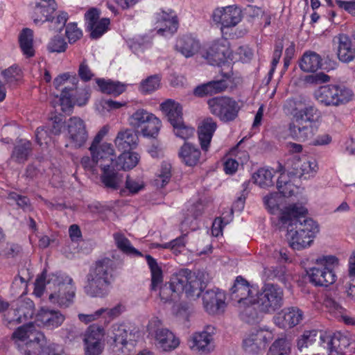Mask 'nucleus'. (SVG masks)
<instances>
[{"label":"nucleus","instance_id":"38","mask_svg":"<svg viewBox=\"0 0 355 355\" xmlns=\"http://www.w3.org/2000/svg\"><path fill=\"white\" fill-rule=\"evenodd\" d=\"M32 153V144L27 140H20L14 147L11 157L16 162H25Z\"/></svg>","mask_w":355,"mask_h":355},{"label":"nucleus","instance_id":"56","mask_svg":"<svg viewBox=\"0 0 355 355\" xmlns=\"http://www.w3.org/2000/svg\"><path fill=\"white\" fill-rule=\"evenodd\" d=\"M65 26V35L70 44L75 43L83 35L82 31L77 27V24H63Z\"/></svg>","mask_w":355,"mask_h":355},{"label":"nucleus","instance_id":"15","mask_svg":"<svg viewBox=\"0 0 355 355\" xmlns=\"http://www.w3.org/2000/svg\"><path fill=\"white\" fill-rule=\"evenodd\" d=\"M272 339V333L263 329H255L243 340V347L245 352L257 354L264 349Z\"/></svg>","mask_w":355,"mask_h":355},{"label":"nucleus","instance_id":"44","mask_svg":"<svg viewBox=\"0 0 355 355\" xmlns=\"http://www.w3.org/2000/svg\"><path fill=\"white\" fill-rule=\"evenodd\" d=\"M220 27L223 37L227 40H234L243 37L246 31L244 28L237 26L238 24H220Z\"/></svg>","mask_w":355,"mask_h":355},{"label":"nucleus","instance_id":"39","mask_svg":"<svg viewBox=\"0 0 355 355\" xmlns=\"http://www.w3.org/2000/svg\"><path fill=\"white\" fill-rule=\"evenodd\" d=\"M255 304H246L240 309V318L246 323L255 324L259 323L262 318L261 312L257 311L254 306Z\"/></svg>","mask_w":355,"mask_h":355},{"label":"nucleus","instance_id":"20","mask_svg":"<svg viewBox=\"0 0 355 355\" xmlns=\"http://www.w3.org/2000/svg\"><path fill=\"white\" fill-rule=\"evenodd\" d=\"M65 316L58 310L42 308L36 314L35 322L38 326L53 330L62 325Z\"/></svg>","mask_w":355,"mask_h":355},{"label":"nucleus","instance_id":"22","mask_svg":"<svg viewBox=\"0 0 355 355\" xmlns=\"http://www.w3.org/2000/svg\"><path fill=\"white\" fill-rule=\"evenodd\" d=\"M33 313L34 304L33 301L21 302L15 309L8 312V314L5 315V319L8 322V324H19L31 318Z\"/></svg>","mask_w":355,"mask_h":355},{"label":"nucleus","instance_id":"28","mask_svg":"<svg viewBox=\"0 0 355 355\" xmlns=\"http://www.w3.org/2000/svg\"><path fill=\"white\" fill-rule=\"evenodd\" d=\"M178 157L186 166H194L200 162L201 151L196 145L185 141L179 149Z\"/></svg>","mask_w":355,"mask_h":355},{"label":"nucleus","instance_id":"46","mask_svg":"<svg viewBox=\"0 0 355 355\" xmlns=\"http://www.w3.org/2000/svg\"><path fill=\"white\" fill-rule=\"evenodd\" d=\"M161 126V121L153 114L141 128V132L144 137L155 138L158 135Z\"/></svg>","mask_w":355,"mask_h":355},{"label":"nucleus","instance_id":"55","mask_svg":"<svg viewBox=\"0 0 355 355\" xmlns=\"http://www.w3.org/2000/svg\"><path fill=\"white\" fill-rule=\"evenodd\" d=\"M86 355H100L104 349V342H96L84 339Z\"/></svg>","mask_w":355,"mask_h":355},{"label":"nucleus","instance_id":"9","mask_svg":"<svg viewBox=\"0 0 355 355\" xmlns=\"http://www.w3.org/2000/svg\"><path fill=\"white\" fill-rule=\"evenodd\" d=\"M352 91L343 85L320 87L314 93L315 99L325 106H338L352 100Z\"/></svg>","mask_w":355,"mask_h":355},{"label":"nucleus","instance_id":"14","mask_svg":"<svg viewBox=\"0 0 355 355\" xmlns=\"http://www.w3.org/2000/svg\"><path fill=\"white\" fill-rule=\"evenodd\" d=\"M285 167L290 178H302L306 174L316 172L317 170L315 160H308L306 157L300 158L297 155L287 159ZM285 171L286 169L284 171ZM282 173L284 174V172Z\"/></svg>","mask_w":355,"mask_h":355},{"label":"nucleus","instance_id":"43","mask_svg":"<svg viewBox=\"0 0 355 355\" xmlns=\"http://www.w3.org/2000/svg\"><path fill=\"white\" fill-rule=\"evenodd\" d=\"M272 177L271 171L261 168L252 175V180L261 188H268L274 185Z\"/></svg>","mask_w":355,"mask_h":355},{"label":"nucleus","instance_id":"19","mask_svg":"<svg viewBox=\"0 0 355 355\" xmlns=\"http://www.w3.org/2000/svg\"><path fill=\"white\" fill-rule=\"evenodd\" d=\"M304 318V313L297 306L286 307L274 318L277 326L282 329H291L299 324Z\"/></svg>","mask_w":355,"mask_h":355},{"label":"nucleus","instance_id":"53","mask_svg":"<svg viewBox=\"0 0 355 355\" xmlns=\"http://www.w3.org/2000/svg\"><path fill=\"white\" fill-rule=\"evenodd\" d=\"M125 187L129 194L135 195L145 188V184L140 178H133L130 175H127Z\"/></svg>","mask_w":355,"mask_h":355},{"label":"nucleus","instance_id":"51","mask_svg":"<svg viewBox=\"0 0 355 355\" xmlns=\"http://www.w3.org/2000/svg\"><path fill=\"white\" fill-rule=\"evenodd\" d=\"M1 76L5 79L6 83L15 85L22 77L21 69L16 64H14L8 69L1 71Z\"/></svg>","mask_w":355,"mask_h":355},{"label":"nucleus","instance_id":"57","mask_svg":"<svg viewBox=\"0 0 355 355\" xmlns=\"http://www.w3.org/2000/svg\"><path fill=\"white\" fill-rule=\"evenodd\" d=\"M284 175L283 173L281 174V176L278 178L277 181V188L278 189V193H281L284 197H290L292 196L294 193V191L293 189V184L290 181L286 180H283Z\"/></svg>","mask_w":355,"mask_h":355},{"label":"nucleus","instance_id":"21","mask_svg":"<svg viewBox=\"0 0 355 355\" xmlns=\"http://www.w3.org/2000/svg\"><path fill=\"white\" fill-rule=\"evenodd\" d=\"M67 129L69 139L76 148L85 144L88 134L83 120L79 117H71L67 122Z\"/></svg>","mask_w":355,"mask_h":355},{"label":"nucleus","instance_id":"32","mask_svg":"<svg viewBox=\"0 0 355 355\" xmlns=\"http://www.w3.org/2000/svg\"><path fill=\"white\" fill-rule=\"evenodd\" d=\"M160 109L171 126L183 118L182 106L173 99H167L160 104Z\"/></svg>","mask_w":355,"mask_h":355},{"label":"nucleus","instance_id":"63","mask_svg":"<svg viewBox=\"0 0 355 355\" xmlns=\"http://www.w3.org/2000/svg\"><path fill=\"white\" fill-rule=\"evenodd\" d=\"M91 155L92 158H90L89 156L83 157L80 160V164L85 170L94 173L95 168L96 166H98V164H97V161L94 157V155Z\"/></svg>","mask_w":355,"mask_h":355},{"label":"nucleus","instance_id":"13","mask_svg":"<svg viewBox=\"0 0 355 355\" xmlns=\"http://www.w3.org/2000/svg\"><path fill=\"white\" fill-rule=\"evenodd\" d=\"M254 291H257L256 288L251 286L243 277L238 276L230 288L231 298L236 301L239 309H241L242 306L246 304H254Z\"/></svg>","mask_w":355,"mask_h":355},{"label":"nucleus","instance_id":"41","mask_svg":"<svg viewBox=\"0 0 355 355\" xmlns=\"http://www.w3.org/2000/svg\"><path fill=\"white\" fill-rule=\"evenodd\" d=\"M116 247L124 254L133 257H142L143 254L138 250L135 248L130 241L122 234H114Z\"/></svg>","mask_w":355,"mask_h":355},{"label":"nucleus","instance_id":"45","mask_svg":"<svg viewBox=\"0 0 355 355\" xmlns=\"http://www.w3.org/2000/svg\"><path fill=\"white\" fill-rule=\"evenodd\" d=\"M153 114L148 112L146 110L139 109L130 117V125L138 132V130H141L150 118L153 117Z\"/></svg>","mask_w":355,"mask_h":355},{"label":"nucleus","instance_id":"5","mask_svg":"<svg viewBox=\"0 0 355 355\" xmlns=\"http://www.w3.org/2000/svg\"><path fill=\"white\" fill-rule=\"evenodd\" d=\"M46 279V272L44 270L36 279L35 290L42 293L45 286L52 292L49 296L50 302L60 308L69 306L76 295V286L71 277L61 273H52Z\"/></svg>","mask_w":355,"mask_h":355},{"label":"nucleus","instance_id":"52","mask_svg":"<svg viewBox=\"0 0 355 355\" xmlns=\"http://www.w3.org/2000/svg\"><path fill=\"white\" fill-rule=\"evenodd\" d=\"M171 168L170 163L165 161L162 162L158 178L155 180L157 185H159L161 182L160 187H164L169 182L172 176Z\"/></svg>","mask_w":355,"mask_h":355},{"label":"nucleus","instance_id":"23","mask_svg":"<svg viewBox=\"0 0 355 355\" xmlns=\"http://www.w3.org/2000/svg\"><path fill=\"white\" fill-rule=\"evenodd\" d=\"M337 44V55L340 61L348 63L355 58V48L353 47L349 37L345 34H339L334 38Z\"/></svg>","mask_w":355,"mask_h":355},{"label":"nucleus","instance_id":"42","mask_svg":"<svg viewBox=\"0 0 355 355\" xmlns=\"http://www.w3.org/2000/svg\"><path fill=\"white\" fill-rule=\"evenodd\" d=\"M172 127L174 135L185 141L193 137L196 132L193 126L184 122V118L173 124Z\"/></svg>","mask_w":355,"mask_h":355},{"label":"nucleus","instance_id":"17","mask_svg":"<svg viewBox=\"0 0 355 355\" xmlns=\"http://www.w3.org/2000/svg\"><path fill=\"white\" fill-rule=\"evenodd\" d=\"M225 294L219 288L209 289L202 295L203 306L211 315L223 312L226 306Z\"/></svg>","mask_w":355,"mask_h":355},{"label":"nucleus","instance_id":"48","mask_svg":"<svg viewBox=\"0 0 355 355\" xmlns=\"http://www.w3.org/2000/svg\"><path fill=\"white\" fill-rule=\"evenodd\" d=\"M318 330L305 331L301 337L297 340V347L300 352L308 348L315 343H317Z\"/></svg>","mask_w":355,"mask_h":355},{"label":"nucleus","instance_id":"62","mask_svg":"<svg viewBox=\"0 0 355 355\" xmlns=\"http://www.w3.org/2000/svg\"><path fill=\"white\" fill-rule=\"evenodd\" d=\"M50 134L52 132L49 128L44 126L37 128L35 132L36 142L40 146H42L43 143L47 144L50 140Z\"/></svg>","mask_w":355,"mask_h":355},{"label":"nucleus","instance_id":"61","mask_svg":"<svg viewBox=\"0 0 355 355\" xmlns=\"http://www.w3.org/2000/svg\"><path fill=\"white\" fill-rule=\"evenodd\" d=\"M279 194L278 192H273L263 197V200L265 206L272 213L278 209L279 208Z\"/></svg>","mask_w":355,"mask_h":355},{"label":"nucleus","instance_id":"11","mask_svg":"<svg viewBox=\"0 0 355 355\" xmlns=\"http://www.w3.org/2000/svg\"><path fill=\"white\" fill-rule=\"evenodd\" d=\"M77 83V78L73 77L72 86L64 87L62 89L60 98V106L62 111L65 113L70 112L74 104L78 106L85 105L90 98L89 88L87 87L78 88L76 86Z\"/></svg>","mask_w":355,"mask_h":355},{"label":"nucleus","instance_id":"40","mask_svg":"<svg viewBox=\"0 0 355 355\" xmlns=\"http://www.w3.org/2000/svg\"><path fill=\"white\" fill-rule=\"evenodd\" d=\"M349 345L348 338L340 333H334L330 340L329 355H344V350Z\"/></svg>","mask_w":355,"mask_h":355},{"label":"nucleus","instance_id":"30","mask_svg":"<svg viewBox=\"0 0 355 355\" xmlns=\"http://www.w3.org/2000/svg\"><path fill=\"white\" fill-rule=\"evenodd\" d=\"M155 337L157 346L164 352L173 350L180 345L179 339L168 329H157Z\"/></svg>","mask_w":355,"mask_h":355},{"label":"nucleus","instance_id":"24","mask_svg":"<svg viewBox=\"0 0 355 355\" xmlns=\"http://www.w3.org/2000/svg\"><path fill=\"white\" fill-rule=\"evenodd\" d=\"M53 3L49 1L47 6H37L35 10V13L38 15L34 19L33 22H50L52 21L55 17H57L56 22H67L69 19L68 13L66 12H60L58 15L55 13V8Z\"/></svg>","mask_w":355,"mask_h":355},{"label":"nucleus","instance_id":"33","mask_svg":"<svg viewBox=\"0 0 355 355\" xmlns=\"http://www.w3.org/2000/svg\"><path fill=\"white\" fill-rule=\"evenodd\" d=\"M175 49L186 58H190L198 52L200 49V43L196 37L186 35L178 39Z\"/></svg>","mask_w":355,"mask_h":355},{"label":"nucleus","instance_id":"47","mask_svg":"<svg viewBox=\"0 0 355 355\" xmlns=\"http://www.w3.org/2000/svg\"><path fill=\"white\" fill-rule=\"evenodd\" d=\"M160 81L161 77L159 75L150 76L141 81L139 85V90L142 94H150L159 87Z\"/></svg>","mask_w":355,"mask_h":355},{"label":"nucleus","instance_id":"29","mask_svg":"<svg viewBox=\"0 0 355 355\" xmlns=\"http://www.w3.org/2000/svg\"><path fill=\"white\" fill-rule=\"evenodd\" d=\"M114 143L119 150L130 151L135 148L138 144V136L135 130L125 129L118 132Z\"/></svg>","mask_w":355,"mask_h":355},{"label":"nucleus","instance_id":"27","mask_svg":"<svg viewBox=\"0 0 355 355\" xmlns=\"http://www.w3.org/2000/svg\"><path fill=\"white\" fill-rule=\"evenodd\" d=\"M89 150L91 154L94 155L100 168L101 164L112 165L115 161L114 150L111 144L105 142L98 146L91 145Z\"/></svg>","mask_w":355,"mask_h":355},{"label":"nucleus","instance_id":"6","mask_svg":"<svg viewBox=\"0 0 355 355\" xmlns=\"http://www.w3.org/2000/svg\"><path fill=\"white\" fill-rule=\"evenodd\" d=\"M138 336L135 328L125 324H113L109 340L112 352L115 355H130Z\"/></svg>","mask_w":355,"mask_h":355},{"label":"nucleus","instance_id":"8","mask_svg":"<svg viewBox=\"0 0 355 355\" xmlns=\"http://www.w3.org/2000/svg\"><path fill=\"white\" fill-rule=\"evenodd\" d=\"M254 304L263 313H273L284 305V291L277 284H265L257 291Z\"/></svg>","mask_w":355,"mask_h":355},{"label":"nucleus","instance_id":"1","mask_svg":"<svg viewBox=\"0 0 355 355\" xmlns=\"http://www.w3.org/2000/svg\"><path fill=\"white\" fill-rule=\"evenodd\" d=\"M145 258L151 272L150 289L156 291L159 287V297L164 303L177 301L183 292L189 298H198L207 287V284L189 269L180 270L171 276L168 283L159 286L163 282L162 268L150 254Z\"/></svg>","mask_w":355,"mask_h":355},{"label":"nucleus","instance_id":"10","mask_svg":"<svg viewBox=\"0 0 355 355\" xmlns=\"http://www.w3.org/2000/svg\"><path fill=\"white\" fill-rule=\"evenodd\" d=\"M12 337L21 342H25L19 349L24 355L36 354L41 347L40 343L44 340L43 333L36 329L33 322L19 327L12 334Z\"/></svg>","mask_w":355,"mask_h":355},{"label":"nucleus","instance_id":"58","mask_svg":"<svg viewBox=\"0 0 355 355\" xmlns=\"http://www.w3.org/2000/svg\"><path fill=\"white\" fill-rule=\"evenodd\" d=\"M110 24H88L87 30L90 32V37L98 39L109 29Z\"/></svg>","mask_w":355,"mask_h":355},{"label":"nucleus","instance_id":"3","mask_svg":"<svg viewBox=\"0 0 355 355\" xmlns=\"http://www.w3.org/2000/svg\"><path fill=\"white\" fill-rule=\"evenodd\" d=\"M231 51L228 42H215L202 55L211 65L220 67L219 73L223 78L217 80H211L197 86L193 90V94L198 97L212 96L225 91L228 87V83L232 82L233 65L227 61Z\"/></svg>","mask_w":355,"mask_h":355},{"label":"nucleus","instance_id":"37","mask_svg":"<svg viewBox=\"0 0 355 355\" xmlns=\"http://www.w3.org/2000/svg\"><path fill=\"white\" fill-rule=\"evenodd\" d=\"M140 157L139 154L135 152H123L114 161V165L120 171L130 170L135 167Z\"/></svg>","mask_w":355,"mask_h":355},{"label":"nucleus","instance_id":"18","mask_svg":"<svg viewBox=\"0 0 355 355\" xmlns=\"http://www.w3.org/2000/svg\"><path fill=\"white\" fill-rule=\"evenodd\" d=\"M214 328L207 326L205 330L195 333L191 340V349L201 354H207L214 349Z\"/></svg>","mask_w":355,"mask_h":355},{"label":"nucleus","instance_id":"26","mask_svg":"<svg viewBox=\"0 0 355 355\" xmlns=\"http://www.w3.org/2000/svg\"><path fill=\"white\" fill-rule=\"evenodd\" d=\"M242 16L241 8L235 5L216 8L212 14L214 22H240Z\"/></svg>","mask_w":355,"mask_h":355},{"label":"nucleus","instance_id":"12","mask_svg":"<svg viewBox=\"0 0 355 355\" xmlns=\"http://www.w3.org/2000/svg\"><path fill=\"white\" fill-rule=\"evenodd\" d=\"M211 114L223 122L234 121L240 110V106L234 99L228 96H218L207 102Z\"/></svg>","mask_w":355,"mask_h":355},{"label":"nucleus","instance_id":"31","mask_svg":"<svg viewBox=\"0 0 355 355\" xmlns=\"http://www.w3.org/2000/svg\"><path fill=\"white\" fill-rule=\"evenodd\" d=\"M217 128L216 123L211 118H207L203 120L201 125L198 126V135L200 146L202 150L207 151L214 132Z\"/></svg>","mask_w":355,"mask_h":355},{"label":"nucleus","instance_id":"49","mask_svg":"<svg viewBox=\"0 0 355 355\" xmlns=\"http://www.w3.org/2000/svg\"><path fill=\"white\" fill-rule=\"evenodd\" d=\"M68 44L65 39L59 35H56L51 38L49 42L46 49L50 53H60L66 51Z\"/></svg>","mask_w":355,"mask_h":355},{"label":"nucleus","instance_id":"60","mask_svg":"<svg viewBox=\"0 0 355 355\" xmlns=\"http://www.w3.org/2000/svg\"><path fill=\"white\" fill-rule=\"evenodd\" d=\"M156 19L157 22H178L179 21L175 12L170 8L163 9L157 12Z\"/></svg>","mask_w":355,"mask_h":355},{"label":"nucleus","instance_id":"35","mask_svg":"<svg viewBox=\"0 0 355 355\" xmlns=\"http://www.w3.org/2000/svg\"><path fill=\"white\" fill-rule=\"evenodd\" d=\"M33 37V31L28 28H23L19 34L18 42L19 47L23 55L26 58H30L35 55Z\"/></svg>","mask_w":355,"mask_h":355},{"label":"nucleus","instance_id":"34","mask_svg":"<svg viewBox=\"0 0 355 355\" xmlns=\"http://www.w3.org/2000/svg\"><path fill=\"white\" fill-rule=\"evenodd\" d=\"M321 56L312 51H307L304 53L300 60L299 65L304 72H315L322 68Z\"/></svg>","mask_w":355,"mask_h":355},{"label":"nucleus","instance_id":"4","mask_svg":"<svg viewBox=\"0 0 355 355\" xmlns=\"http://www.w3.org/2000/svg\"><path fill=\"white\" fill-rule=\"evenodd\" d=\"M117 266L115 261L107 257L97 260L86 275L85 293L91 297L107 296L115 280Z\"/></svg>","mask_w":355,"mask_h":355},{"label":"nucleus","instance_id":"50","mask_svg":"<svg viewBox=\"0 0 355 355\" xmlns=\"http://www.w3.org/2000/svg\"><path fill=\"white\" fill-rule=\"evenodd\" d=\"M291 348L286 339L276 340L270 347L267 355H289Z\"/></svg>","mask_w":355,"mask_h":355},{"label":"nucleus","instance_id":"59","mask_svg":"<svg viewBox=\"0 0 355 355\" xmlns=\"http://www.w3.org/2000/svg\"><path fill=\"white\" fill-rule=\"evenodd\" d=\"M8 198L16 202L18 207L24 211H30L31 209V204L30 199L25 196L19 195L15 192H10Z\"/></svg>","mask_w":355,"mask_h":355},{"label":"nucleus","instance_id":"64","mask_svg":"<svg viewBox=\"0 0 355 355\" xmlns=\"http://www.w3.org/2000/svg\"><path fill=\"white\" fill-rule=\"evenodd\" d=\"M245 14L252 20L263 19V11L259 7L254 6H248L245 9Z\"/></svg>","mask_w":355,"mask_h":355},{"label":"nucleus","instance_id":"16","mask_svg":"<svg viewBox=\"0 0 355 355\" xmlns=\"http://www.w3.org/2000/svg\"><path fill=\"white\" fill-rule=\"evenodd\" d=\"M101 170L100 181L103 187L110 191L119 189L123 182V175L120 170L114 164H101Z\"/></svg>","mask_w":355,"mask_h":355},{"label":"nucleus","instance_id":"54","mask_svg":"<svg viewBox=\"0 0 355 355\" xmlns=\"http://www.w3.org/2000/svg\"><path fill=\"white\" fill-rule=\"evenodd\" d=\"M84 339L96 342H104V329L94 324L89 326L85 332Z\"/></svg>","mask_w":355,"mask_h":355},{"label":"nucleus","instance_id":"25","mask_svg":"<svg viewBox=\"0 0 355 355\" xmlns=\"http://www.w3.org/2000/svg\"><path fill=\"white\" fill-rule=\"evenodd\" d=\"M317 131L318 127L311 123L304 124L291 123L288 125V132L291 137L302 142L311 140Z\"/></svg>","mask_w":355,"mask_h":355},{"label":"nucleus","instance_id":"2","mask_svg":"<svg viewBox=\"0 0 355 355\" xmlns=\"http://www.w3.org/2000/svg\"><path fill=\"white\" fill-rule=\"evenodd\" d=\"M307 209L297 203L286 207L281 214L279 220L287 226L286 238L289 246L295 250L311 246L319 232L318 223L307 218Z\"/></svg>","mask_w":355,"mask_h":355},{"label":"nucleus","instance_id":"36","mask_svg":"<svg viewBox=\"0 0 355 355\" xmlns=\"http://www.w3.org/2000/svg\"><path fill=\"white\" fill-rule=\"evenodd\" d=\"M96 84L102 93L118 96L126 89V85L119 81H114L110 79L105 80L103 78H96Z\"/></svg>","mask_w":355,"mask_h":355},{"label":"nucleus","instance_id":"7","mask_svg":"<svg viewBox=\"0 0 355 355\" xmlns=\"http://www.w3.org/2000/svg\"><path fill=\"white\" fill-rule=\"evenodd\" d=\"M338 260L335 256H323L316 259L315 266L307 270L309 281L315 286H328L336 280L334 272Z\"/></svg>","mask_w":355,"mask_h":355}]
</instances>
